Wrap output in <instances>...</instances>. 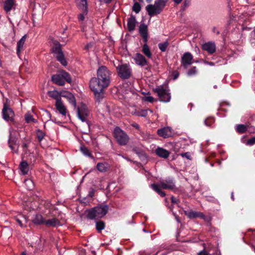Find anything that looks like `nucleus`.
<instances>
[{
	"instance_id": "obj_1",
	"label": "nucleus",
	"mask_w": 255,
	"mask_h": 255,
	"mask_svg": "<svg viewBox=\"0 0 255 255\" xmlns=\"http://www.w3.org/2000/svg\"><path fill=\"white\" fill-rule=\"evenodd\" d=\"M97 77L90 80L89 86L94 94L96 101L99 103L104 97L105 90L111 83V72L106 66H101L97 70Z\"/></svg>"
},
{
	"instance_id": "obj_2",
	"label": "nucleus",
	"mask_w": 255,
	"mask_h": 255,
	"mask_svg": "<svg viewBox=\"0 0 255 255\" xmlns=\"http://www.w3.org/2000/svg\"><path fill=\"white\" fill-rule=\"evenodd\" d=\"M151 187L162 197L165 196L166 194L165 192L161 190V189L173 191L176 189L175 181L173 177H168L164 181H160L159 184L153 183L151 184Z\"/></svg>"
},
{
	"instance_id": "obj_3",
	"label": "nucleus",
	"mask_w": 255,
	"mask_h": 255,
	"mask_svg": "<svg viewBox=\"0 0 255 255\" xmlns=\"http://www.w3.org/2000/svg\"><path fill=\"white\" fill-rule=\"evenodd\" d=\"M109 208L107 205H100L90 209L86 210L85 213L86 217L89 220H95L102 218L108 213Z\"/></svg>"
},
{
	"instance_id": "obj_4",
	"label": "nucleus",
	"mask_w": 255,
	"mask_h": 255,
	"mask_svg": "<svg viewBox=\"0 0 255 255\" xmlns=\"http://www.w3.org/2000/svg\"><path fill=\"white\" fill-rule=\"evenodd\" d=\"M168 0H155L154 4H148L145 8L148 14L152 16L161 13L166 5Z\"/></svg>"
},
{
	"instance_id": "obj_5",
	"label": "nucleus",
	"mask_w": 255,
	"mask_h": 255,
	"mask_svg": "<svg viewBox=\"0 0 255 255\" xmlns=\"http://www.w3.org/2000/svg\"><path fill=\"white\" fill-rule=\"evenodd\" d=\"M53 46L51 47V52L55 54L56 60L63 66L67 65V62L62 50V45L57 40H53Z\"/></svg>"
},
{
	"instance_id": "obj_6",
	"label": "nucleus",
	"mask_w": 255,
	"mask_h": 255,
	"mask_svg": "<svg viewBox=\"0 0 255 255\" xmlns=\"http://www.w3.org/2000/svg\"><path fill=\"white\" fill-rule=\"evenodd\" d=\"M51 80L53 83L59 86L64 85L66 82L68 83H71L72 82L70 74L64 70L59 74L52 75Z\"/></svg>"
},
{
	"instance_id": "obj_7",
	"label": "nucleus",
	"mask_w": 255,
	"mask_h": 255,
	"mask_svg": "<svg viewBox=\"0 0 255 255\" xmlns=\"http://www.w3.org/2000/svg\"><path fill=\"white\" fill-rule=\"evenodd\" d=\"M114 136L118 143L120 145H126L129 141V137L125 131L120 127H116L113 132Z\"/></svg>"
},
{
	"instance_id": "obj_8",
	"label": "nucleus",
	"mask_w": 255,
	"mask_h": 255,
	"mask_svg": "<svg viewBox=\"0 0 255 255\" xmlns=\"http://www.w3.org/2000/svg\"><path fill=\"white\" fill-rule=\"evenodd\" d=\"M119 77L122 80L128 79L132 75V70L128 64H123L117 67Z\"/></svg>"
},
{
	"instance_id": "obj_9",
	"label": "nucleus",
	"mask_w": 255,
	"mask_h": 255,
	"mask_svg": "<svg viewBox=\"0 0 255 255\" xmlns=\"http://www.w3.org/2000/svg\"><path fill=\"white\" fill-rule=\"evenodd\" d=\"M77 114L78 118L83 122H86L89 126V122L87 120V117L90 114V111L86 105L83 103H81L80 106L77 109Z\"/></svg>"
},
{
	"instance_id": "obj_10",
	"label": "nucleus",
	"mask_w": 255,
	"mask_h": 255,
	"mask_svg": "<svg viewBox=\"0 0 255 255\" xmlns=\"http://www.w3.org/2000/svg\"><path fill=\"white\" fill-rule=\"evenodd\" d=\"M2 118L6 122H10L12 124H14L15 121L14 117L15 114L13 111L6 104H3L2 110Z\"/></svg>"
},
{
	"instance_id": "obj_11",
	"label": "nucleus",
	"mask_w": 255,
	"mask_h": 255,
	"mask_svg": "<svg viewBox=\"0 0 255 255\" xmlns=\"http://www.w3.org/2000/svg\"><path fill=\"white\" fill-rule=\"evenodd\" d=\"M135 63L141 67L146 66L145 69L149 71L151 68V65L149 64L145 57L140 53H137L135 54L134 58Z\"/></svg>"
},
{
	"instance_id": "obj_12",
	"label": "nucleus",
	"mask_w": 255,
	"mask_h": 255,
	"mask_svg": "<svg viewBox=\"0 0 255 255\" xmlns=\"http://www.w3.org/2000/svg\"><path fill=\"white\" fill-rule=\"evenodd\" d=\"M160 99V101L163 102H168L171 99L170 93L163 87L156 88L154 90Z\"/></svg>"
},
{
	"instance_id": "obj_13",
	"label": "nucleus",
	"mask_w": 255,
	"mask_h": 255,
	"mask_svg": "<svg viewBox=\"0 0 255 255\" xmlns=\"http://www.w3.org/2000/svg\"><path fill=\"white\" fill-rule=\"evenodd\" d=\"M193 59V55L190 52H185L181 57V66L184 68L187 69L188 66L192 64Z\"/></svg>"
},
{
	"instance_id": "obj_14",
	"label": "nucleus",
	"mask_w": 255,
	"mask_h": 255,
	"mask_svg": "<svg viewBox=\"0 0 255 255\" xmlns=\"http://www.w3.org/2000/svg\"><path fill=\"white\" fill-rule=\"evenodd\" d=\"M17 138L10 134L8 140V144L12 152L15 153H18L19 145L17 142Z\"/></svg>"
},
{
	"instance_id": "obj_15",
	"label": "nucleus",
	"mask_w": 255,
	"mask_h": 255,
	"mask_svg": "<svg viewBox=\"0 0 255 255\" xmlns=\"http://www.w3.org/2000/svg\"><path fill=\"white\" fill-rule=\"evenodd\" d=\"M157 133L159 136L166 138L172 136L173 129L170 127H166L158 129Z\"/></svg>"
},
{
	"instance_id": "obj_16",
	"label": "nucleus",
	"mask_w": 255,
	"mask_h": 255,
	"mask_svg": "<svg viewBox=\"0 0 255 255\" xmlns=\"http://www.w3.org/2000/svg\"><path fill=\"white\" fill-rule=\"evenodd\" d=\"M139 33L143 39L144 43H147L148 41V29L147 26L144 23H141L139 27Z\"/></svg>"
},
{
	"instance_id": "obj_17",
	"label": "nucleus",
	"mask_w": 255,
	"mask_h": 255,
	"mask_svg": "<svg viewBox=\"0 0 255 255\" xmlns=\"http://www.w3.org/2000/svg\"><path fill=\"white\" fill-rule=\"evenodd\" d=\"M61 97L67 98L69 103H70L72 105L76 107V99L71 93L66 91H61L60 92V98Z\"/></svg>"
},
{
	"instance_id": "obj_18",
	"label": "nucleus",
	"mask_w": 255,
	"mask_h": 255,
	"mask_svg": "<svg viewBox=\"0 0 255 255\" xmlns=\"http://www.w3.org/2000/svg\"><path fill=\"white\" fill-rule=\"evenodd\" d=\"M184 213L185 215L190 219L196 218L198 217L203 219L205 218V216L204 214L200 212H196L193 211H185Z\"/></svg>"
},
{
	"instance_id": "obj_19",
	"label": "nucleus",
	"mask_w": 255,
	"mask_h": 255,
	"mask_svg": "<svg viewBox=\"0 0 255 255\" xmlns=\"http://www.w3.org/2000/svg\"><path fill=\"white\" fill-rule=\"evenodd\" d=\"M203 50L207 51L209 54H213L216 51V45L214 42H208L202 45Z\"/></svg>"
},
{
	"instance_id": "obj_20",
	"label": "nucleus",
	"mask_w": 255,
	"mask_h": 255,
	"mask_svg": "<svg viewBox=\"0 0 255 255\" xmlns=\"http://www.w3.org/2000/svg\"><path fill=\"white\" fill-rule=\"evenodd\" d=\"M155 153L158 156L163 158H167L170 155V152L168 150L160 147H158L155 149Z\"/></svg>"
},
{
	"instance_id": "obj_21",
	"label": "nucleus",
	"mask_w": 255,
	"mask_h": 255,
	"mask_svg": "<svg viewBox=\"0 0 255 255\" xmlns=\"http://www.w3.org/2000/svg\"><path fill=\"white\" fill-rule=\"evenodd\" d=\"M137 21L135 17L131 15L130 17L128 19L127 28L129 32H131L135 29L136 23Z\"/></svg>"
},
{
	"instance_id": "obj_22",
	"label": "nucleus",
	"mask_w": 255,
	"mask_h": 255,
	"mask_svg": "<svg viewBox=\"0 0 255 255\" xmlns=\"http://www.w3.org/2000/svg\"><path fill=\"white\" fill-rule=\"evenodd\" d=\"M47 227H56L60 226L61 224L58 219L52 218L49 220H45L44 224Z\"/></svg>"
},
{
	"instance_id": "obj_23",
	"label": "nucleus",
	"mask_w": 255,
	"mask_h": 255,
	"mask_svg": "<svg viewBox=\"0 0 255 255\" xmlns=\"http://www.w3.org/2000/svg\"><path fill=\"white\" fill-rule=\"evenodd\" d=\"M55 106L56 109L58 111V112L63 116H65L66 114V109L65 107L64 106L62 100H59L58 101H56Z\"/></svg>"
},
{
	"instance_id": "obj_24",
	"label": "nucleus",
	"mask_w": 255,
	"mask_h": 255,
	"mask_svg": "<svg viewBox=\"0 0 255 255\" xmlns=\"http://www.w3.org/2000/svg\"><path fill=\"white\" fill-rule=\"evenodd\" d=\"M26 37V35H24L17 43L16 53L18 55L23 49V45L25 43Z\"/></svg>"
},
{
	"instance_id": "obj_25",
	"label": "nucleus",
	"mask_w": 255,
	"mask_h": 255,
	"mask_svg": "<svg viewBox=\"0 0 255 255\" xmlns=\"http://www.w3.org/2000/svg\"><path fill=\"white\" fill-rule=\"evenodd\" d=\"M32 222L36 225H44L45 219L40 214H36L32 220Z\"/></svg>"
},
{
	"instance_id": "obj_26",
	"label": "nucleus",
	"mask_w": 255,
	"mask_h": 255,
	"mask_svg": "<svg viewBox=\"0 0 255 255\" xmlns=\"http://www.w3.org/2000/svg\"><path fill=\"white\" fill-rule=\"evenodd\" d=\"M109 165L107 162H100L97 164V169L102 172H106L109 168Z\"/></svg>"
},
{
	"instance_id": "obj_27",
	"label": "nucleus",
	"mask_w": 255,
	"mask_h": 255,
	"mask_svg": "<svg viewBox=\"0 0 255 255\" xmlns=\"http://www.w3.org/2000/svg\"><path fill=\"white\" fill-rule=\"evenodd\" d=\"M142 52L148 58L152 57V53L150 50L147 44V43H144L142 47Z\"/></svg>"
},
{
	"instance_id": "obj_28",
	"label": "nucleus",
	"mask_w": 255,
	"mask_h": 255,
	"mask_svg": "<svg viewBox=\"0 0 255 255\" xmlns=\"http://www.w3.org/2000/svg\"><path fill=\"white\" fill-rule=\"evenodd\" d=\"M47 95L50 97L56 100V101L61 100V98H60V92H59L57 91L54 90L52 91H49L47 93Z\"/></svg>"
},
{
	"instance_id": "obj_29",
	"label": "nucleus",
	"mask_w": 255,
	"mask_h": 255,
	"mask_svg": "<svg viewBox=\"0 0 255 255\" xmlns=\"http://www.w3.org/2000/svg\"><path fill=\"white\" fill-rule=\"evenodd\" d=\"M13 4V0H6L4 3L3 8L6 12H8L11 9Z\"/></svg>"
},
{
	"instance_id": "obj_30",
	"label": "nucleus",
	"mask_w": 255,
	"mask_h": 255,
	"mask_svg": "<svg viewBox=\"0 0 255 255\" xmlns=\"http://www.w3.org/2000/svg\"><path fill=\"white\" fill-rule=\"evenodd\" d=\"M19 168L23 175L27 173L28 171V165L26 161H22L19 164Z\"/></svg>"
},
{
	"instance_id": "obj_31",
	"label": "nucleus",
	"mask_w": 255,
	"mask_h": 255,
	"mask_svg": "<svg viewBox=\"0 0 255 255\" xmlns=\"http://www.w3.org/2000/svg\"><path fill=\"white\" fill-rule=\"evenodd\" d=\"M105 223L104 221L98 220L96 222V229L98 233H101L105 228Z\"/></svg>"
},
{
	"instance_id": "obj_32",
	"label": "nucleus",
	"mask_w": 255,
	"mask_h": 255,
	"mask_svg": "<svg viewBox=\"0 0 255 255\" xmlns=\"http://www.w3.org/2000/svg\"><path fill=\"white\" fill-rule=\"evenodd\" d=\"M247 128L246 125L238 124L236 126V130L239 133H244L247 130Z\"/></svg>"
},
{
	"instance_id": "obj_33",
	"label": "nucleus",
	"mask_w": 255,
	"mask_h": 255,
	"mask_svg": "<svg viewBox=\"0 0 255 255\" xmlns=\"http://www.w3.org/2000/svg\"><path fill=\"white\" fill-rule=\"evenodd\" d=\"M78 6L82 10H84L85 13H88V5L87 0H79Z\"/></svg>"
},
{
	"instance_id": "obj_34",
	"label": "nucleus",
	"mask_w": 255,
	"mask_h": 255,
	"mask_svg": "<svg viewBox=\"0 0 255 255\" xmlns=\"http://www.w3.org/2000/svg\"><path fill=\"white\" fill-rule=\"evenodd\" d=\"M80 151L85 156L94 158V156L91 154L89 149L85 146L82 145L80 147Z\"/></svg>"
},
{
	"instance_id": "obj_35",
	"label": "nucleus",
	"mask_w": 255,
	"mask_h": 255,
	"mask_svg": "<svg viewBox=\"0 0 255 255\" xmlns=\"http://www.w3.org/2000/svg\"><path fill=\"white\" fill-rule=\"evenodd\" d=\"M132 151L135 152L141 158H146L145 153L140 148L137 147H134L132 148Z\"/></svg>"
},
{
	"instance_id": "obj_36",
	"label": "nucleus",
	"mask_w": 255,
	"mask_h": 255,
	"mask_svg": "<svg viewBox=\"0 0 255 255\" xmlns=\"http://www.w3.org/2000/svg\"><path fill=\"white\" fill-rule=\"evenodd\" d=\"M45 136V133L41 130L38 129L36 130V137L38 140L40 142Z\"/></svg>"
},
{
	"instance_id": "obj_37",
	"label": "nucleus",
	"mask_w": 255,
	"mask_h": 255,
	"mask_svg": "<svg viewBox=\"0 0 255 255\" xmlns=\"http://www.w3.org/2000/svg\"><path fill=\"white\" fill-rule=\"evenodd\" d=\"M168 45L169 43L167 41H166L162 43H160L158 44V48L161 50V52H165L166 50Z\"/></svg>"
},
{
	"instance_id": "obj_38",
	"label": "nucleus",
	"mask_w": 255,
	"mask_h": 255,
	"mask_svg": "<svg viewBox=\"0 0 255 255\" xmlns=\"http://www.w3.org/2000/svg\"><path fill=\"white\" fill-rule=\"evenodd\" d=\"M197 73L198 70L196 66L192 67L188 70L187 72V74L188 76H192L196 75Z\"/></svg>"
},
{
	"instance_id": "obj_39",
	"label": "nucleus",
	"mask_w": 255,
	"mask_h": 255,
	"mask_svg": "<svg viewBox=\"0 0 255 255\" xmlns=\"http://www.w3.org/2000/svg\"><path fill=\"white\" fill-rule=\"evenodd\" d=\"M26 123H30V122L36 123L37 120L33 118V116L29 114H26L24 116Z\"/></svg>"
},
{
	"instance_id": "obj_40",
	"label": "nucleus",
	"mask_w": 255,
	"mask_h": 255,
	"mask_svg": "<svg viewBox=\"0 0 255 255\" xmlns=\"http://www.w3.org/2000/svg\"><path fill=\"white\" fill-rule=\"evenodd\" d=\"M132 10L136 13H139L141 10L140 4L138 2H135L132 6Z\"/></svg>"
},
{
	"instance_id": "obj_41",
	"label": "nucleus",
	"mask_w": 255,
	"mask_h": 255,
	"mask_svg": "<svg viewBox=\"0 0 255 255\" xmlns=\"http://www.w3.org/2000/svg\"><path fill=\"white\" fill-rule=\"evenodd\" d=\"M214 122L215 119L212 117H209L204 121L205 124L208 127L211 126Z\"/></svg>"
},
{
	"instance_id": "obj_42",
	"label": "nucleus",
	"mask_w": 255,
	"mask_h": 255,
	"mask_svg": "<svg viewBox=\"0 0 255 255\" xmlns=\"http://www.w3.org/2000/svg\"><path fill=\"white\" fill-rule=\"evenodd\" d=\"M190 1L188 0H184L183 4L181 6V10L184 11L190 5Z\"/></svg>"
},
{
	"instance_id": "obj_43",
	"label": "nucleus",
	"mask_w": 255,
	"mask_h": 255,
	"mask_svg": "<svg viewBox=\"0 0 255 255\" xmlns=\"http://www.w3.org/2000/svg\"><path fill=\"white\" fill-rule=\"evenodd\" d=\"M143 100L150 103H152L154 101V99L151 96H145L143 98Z\"/></svg>"
},
{
	"instance_id": "obj_44",
	"label": "nucleus",
	"mask_w": 255,
	"mask_h": 255,
	"mask_svg": "<svg viewBox=\"0 0 255 255\" xmlns=\"http://www.w3.org/2000/svg\"><path fill=\"white\" fill-rule=\"evenodd\" d=\"M255 144V136L252 137L247 140V144L249 145H253Z\"/></svg>"
},
{
	"instance_id": "obj_45",
	"label": "nucleus",
	"mask_w": 255,
	"mask_h": 255,
	"mask_svg": "<svg viewBox=\"0 0 255 255\" xmlns=\"http://www.w3.org/2000/svg\"><path fill=\"white\" fill-rule=\"evenodd\" d=\"M181 156L183 157H185L188 159H191V155L189 152H185L180 154Z\"/></svg>"
},
{
	"instance_id": "obj_46",
	"label": "nucleus",
	"mask_w": 255,
	"mask_h": 255,
	"mask_svg": "<svg viewBox=\"0 0 255 255\" xmlns=\"http://www.w3.org/2000/svg\"><path fill=\"white\" fill-rule=\"evenodd\" d=\"M83 11V13H80L79 15H78V19L80 21H83L85 19V15H86L87 13H85L84 12V10H82Z\"/></svg>"
},
{
	"instance_id": "obj_47",
	"label": "nucleus",
	"mask_w": 255,
	"mask_h": 255,
	"mask_svg": "<svg viewBox=\"0 0 255 255\" xmlns=\"http://www.w3.org/2000/svg\"><path fill=\"white\" fill-rule=\"evenodd\" d=\"M179 73L177 71H174L172 72V76L174 80H176L179 77Z\"/></svg>"
},
{
	"instance_id": "obj_48",
	"label": "nucleus",
	"mask_w": 255,
	"mask_h": 255,
	"mask_svg": "<svg viewBox=\"0 0 255 255\" xmlns=\"http://www.w3.org/2000/svg\"><path fill=\"white\" fill-rule=\"evenodd\" d=\"M171 202L172 204H178L180 202L179 199H176L173 196L171 197Z\"/></svg>"
},
{
	"instance_id": "obj_49",
	"label": "nucleus",
	"mask_w": 255,
	"mask_h": 255,
	"mask_svg": "<svg viewBox=\"0 0 255 255\" xmlns=\"http://www.w3.org/2000/svg\"><path fill=\"white\" fill-rule=\"evenodd\" d=\"M29 143V141L28 142L23 143V144L22 145V147L23 148V150L26 151V149L28 147V144Z\"/></svg>"
},
{
	"instance_id": "obj_50",
	"label": "nucleus",
	"mask_w": 255,
	"mask_h": 255,
	"mask_svg": "<svg viewBox=\"0 0 255 255\" xmlns=\"http://www.w3.org/2000/svg\"><path fill=\"white\" fill-rule=\"evenodd\" d=\"M15 220H16V221L18 223V224H19V225L20 227H23V224H22V221H21L19 218H16L15 219Z\"/></svg>"
},
{
	"instance_id": "obj_51",
	"label": "nucleus",
	"mask_w": 255,
	"mask_h": 255,
	"mask_svg": "<svg viewBox=\"0 0 255 255\" xmlns=\"http://www.w3.org/2000/svg\"><path fill=\"white\" fill-rule=\"evenodd\" d=\"M198 255H209V254L206 251H202L198 253Z\"/></svg>"
},
{
	"instance_id": "obj_52",
	"label": "nucleus",
	"mask_w": 255,
	"mask_h": 255,
	"mask_svg": "<svg viewBox=\"0 0 255 255\" xmlns=\"http://www.w3.org/2000/svg\"><path fill=\"white\" fill-rule=\"evenodd\" d=\"M132 127H133V128H135L137 129H139V126L136 124V123H133L131 125Z\"/></svg>"
},
{
	"instance_id": "obj_53",
	"label": "nucleus",
	"mask_w": 255,
	"mask_h": 255,
	"mask_svg": "<svg viewBox=\"0 0 255 255\" xmlns=\"http://www.w3.org/2000/svg\"><path fill=\"white\" fill-rule=\"evenodd\" d=\"M146 115H147V112L146 111H142L141 113L139 115H138V116H140L141 117H146Z\"/></svg>"
},
{
	"instance_id": "obj_54",
	"label": "nucleus",
	"mask_w": 255,
	"mask_h": 255,
	"mask_svg": "<svg viewBox=\"0 0 255 255\" xmlns=\"http://www.w3.org/2000/svg\"><path fill=\"white\" fill-rule=\"evenodd\" d=\"M204 63L205 64H206L209 65L210 66H214V63L213 62H209V61L205 60L204 61Z\"/></svg>"
},
{
	"instance_id": "obj_55",
	"label": "nucleus",
	"mask_w": 255,
	"mask_h": 255,
	"mask_svg": "<svg viewBox=\"0 0 255 255\" xmlns=\"http://www.w3.org/2000/svg\"><path fill=\"white\" fill-rule=\"evenodd\" d=\"M212 31L214 33H216L217 34H220V32L218 30H217L216 27H213Z\"/></svg>"
},
{
	"instance_id": "obj_56",
	"label": "nucleus",
	"mask_w": 255,
	"mask_h": 255,
	"mask_svg": "<svg viewBox=\"0 0 255 255\" xmlns=\"http://www.w3.org/2000/svg\"><path fill=\"white\" fill-rule=\"evenodd\" d=\"M94 195V191L93 190L90 191L89 193V196L91 197H93Z\"/></svg>"
},
{
	"instance_id": "obj_57",
	"label": "nucleus",
	"mask_w": 255,
	"mask_h": 255,
	"mask_svg": "<svg viewBox=\"0 0 255 255\" xmlns=\"http://www.w3.org/2000/svg\"><path fill=\"white\" fill-rule=\"evenodd\" d=\"M182 0H173V1L175 2V3L178 4H179Z\"/></svg>"
},
{
	"instance_id": "obj_58",
	"label": "nucleus",
	"mask_w": 255,
	"mask_h": 255,
	"mask_svg": "<svg viewBox=\"0 0 255 255\" xmlns=\"http://www.w3.org/2000/svg\"><path fill=\"white\" fill-rule=\"evenodd\" d=\"M105 3H109L111 2L112 0H103Z\"/></svg>"
},
{
	"instance_id": "obj_59",
	"label": "nucleus",
	"mask_w": 255,
	"mask_h": 255,
	"mask_svg": "<svg viewBox=\"0 0 255 255\" xmlns=\"http://www.w3.org/2000/svg\"><path fill=\"white\" fill-rule=\"evenodd\" d=\"M91 46V45L90 44H87L86 46H85V49H88L89 48H90Z\"/></svg>"
},
{
	"instance_id": "obj_60",
	"label": "nucleus",
	"mask_w": 255,
	"mask_h": 255,
	"mask_svg": "<svg viewBox=\"0 0 255 255\" xmlns=\"http://www.w3.org/2000/svg\"><path fill=\"white\" fill-rule=\"evenodd\" d=\"M21 255H26V254L24 252H22L21 254Z\"/></svg>"
},
{
	"instance_id": "obj_61",
	"label": "nucleus",
	"mask_w": 255,
	"mask_h": 255,
	"mask_svg": "<svg viewBox=\"0 0 255 255\" xmlns=\"http://www.w3.org/2000/svg\"><path fill=\"white\" fill-rule=\"evenodd\" d=\"M252 248L254 249V251L255 252V247L254 246H252Z\"/></svg>"
},
{
	"instance_id": "obj_62",
	"label": "nucleus",
	"mask_w": 255,
	"mask_h": 255,
	"mask_svg": "<svg viewBox=\"0 0 255 255\" xmlns=\"http://www.w3.org/2000/svg\"><path fill=\"white\" fill-rule=\"evenodd\" d=\"M232 198L233 200H234V195L233 194L232 195Z\"/></svg>"
},
{
	"instance_id": "obj_63",
	"label": "nucleus",
	"mask_w": 255,
	"mask_h": 255,
	"mask_svg": "<svg viewBox=\"0 0 255 255\" xmlns=\"http://www.w3.org/2000/svg\"><path fill=\"white\" fill-rule=\"evenodd\" d=\"M28 181V182H31L30 180H26L25 182Z\"/></svg>"
},
{
	"instance_id": "obj_64",
	"label": "nucleus",
	"mask_w": 255,
	"mask_h": 255,
	"mask_svg": "<svg viewBox=\"0 0 255 255\" xmlns=\"http://www.w3.org/2000/svg\"><path fill=\"white\" fill-rule=\"evenodd\" d=\"M138 0V1H140V2H141V1H143V0Z\"/></svg>"
}]
</instances>
